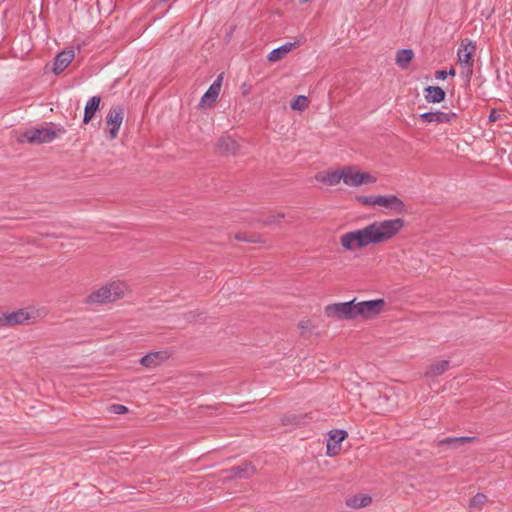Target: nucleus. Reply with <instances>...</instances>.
I'll use <instances>...</instances> for the list:
<instances>
[{
  "label": "nucleus",
  "mask_w": 512,
  "mask_h": 512,
  "mask_svg": "<svg viewBox=\"0 0 512 512\" xmlns=\"http://www.w3.org/2000/svg\"><path fill=\"white\" fill-rule=\"evenodd\" d=\"M404 227L401 218L375 221L361 229L344 233L340 236L341 246L354 251L371 244H381L393 239Z\"/></svg>",
  "instance_id": "f257e3e1"
},
{
  "label": "nucleus",
  "mask_w": 512,
  "mask_h": 512,
  "mask_svg": "<svg viewBox=\"0 0 512 512\" xmlns=\"http://www.w3.org/2000/svg\"><path fill=\"white\" fill-rule=\"evenodd\" d=\"M127 291V286L122 281H111L97 290L90 293L86 299V304H107L110 302H114L120 298H122Z\"/></svg>",
  "instance_id": "f03ea898"
},
{
  "label": "nucleus",
  "mask_w": 512,
  "mask_h": 512,
  "mask_svg": "<svg viewBox=\"0 0 512 512\" xmlns=\"http://www.w3.org/2000/svg\"><path fill=\"white\" fill-rule=\"evenodd\" d=\"M357 200L364 205L379 206L389 212L401 213L405 210V204L395 194L386 195H357Z\"/></svg>",
  "instance_id": "7ed1b4c3"
},
{
  "label": "nucleus",
  "mask_w": 512,
  "mask_h": 512,
  "mask_svg": "<svg viewBox=\"0 0 512 512\" xmlns=\"http://www.w3.org/2000/svg\"><path fill=\"white\" fill-rule=\"evenodd\" d=\"M343 183L349 187L370 186L377 181V177L370 173L359 170L355 166L342 167Z\"/></svg>",
  "instance_id": "20e7f679"
},
{
  "label": "nucleus",
  "mask_w": 512,
  "mask_h": 512,
  "mask_svg": "<svg viewBox=\"0 0 512 512\" xmlns=\"http://www.w3.org/2000/svg\"><path fill=\"white\" fill-rule=\"evenodd\" d=\"M324 314L327 318L334 320H353L355 319L354 299L348 302L329 304L324 308Z\"/></svg>",
  "instance_id": "39448f33"
},
{
  "label": "nucleus",
  "mask_w": 512,
  "mask_h": 512,
  "mask_svg": "<svg viewBox=\"0 0 512 512\" xmlns=\"http://www.w3.org/2000/svg\"><path fill=\"white\" fill-rule=\"evenodd\" d=\"M384 307V299H375L360 302H357L356 299H354L355 319L359 317L364 319H371L382 313Z\"/></svg>",
  "instance_id": "423d86ee"
},
{
  "label": "nucleus",
  "mask_w": 512,
  "mask_h": 512,
  "mask_svg": "<svg viewBox=\"0 0 512 512\" xmlns=\"http://www.w3.org/2000/svg\"><path fill=\"white\" fill-rule=\"evenodd\" d=\"M56 132L51 128L41 127L26 130L19 138L20 143L42 144L53 141Z\"/></svg>",
  "instance_id": "0eeeda50"
},
{
  "label": "nucleus",
  "mask_w": 512,
  "mask_h": 512,
  "mask_svg": "<svg viewBox=\"0 0 512 512\" xmlns=\"http://www.w3.org/2000/svg\"><path fill=\"white\" fill-rule=\"evenodd\" d=\"M122 122L123 108L120 106L112 107L106 117L107 137L110 140H113L118 136Z\"/></svg>",
  "instance_id": "6e6552de"
},
{
  "label": "nucleus",
  "mask_w": 512,
  "mask_h": 512,
  "mask_svg": "<svg viewBox=\"0 0 512 512\" xmlns=\"http://www.w3.org/2000/svg\"><path fill=\"white\" fill-rule=\"evenodd\" d=\"M475 45L471 41H462L457 52L460 65L466 70V75L472 73L473 53Z\"/></svg>",
  "instance_id": "1a4fd4ad"
},
{
  "label": "nucleus",
  "mask_w": 512,
  "mask_h": 512,
  "mask_svg": "<svg viewBox=\"0 0 512 512\" xmlns=\"http://www.w3.org/2000/svg\"><path fill=\"white\" fill-rule=\"evenodd\" d=\"M456 118V113L440 110L425 112L419 115V119L425 123H451Z\"/></svg>",
  "instance_id": "9d476101"
},
{
  "label": "nucleus",
  "mask_w": 512,
  "mask_h": 512,
  "mask_svg": "<svg viewBox=\"0 0 512 512\" xmlns=\"http://www.w3.org/2000/svg\"><path fill=\"white\" fill-rule=\"evenodd\" d=\"M223 81V75H219L217 79L211 84L206 93L200 100L202 107H210L218 98Z\"/></svg>",
  "instance_id": "9b49d317"
},
{
  "label": "nucleus",
  "mask_w": 512,
  "mask_h": 512,
  "mask_svg": "<svg viewBox=\"0 0 512 512\" xmlns=\"http://www.w3.org/2000/svg\"><path fill=\"white\" fill-rule=\"evenodd\" d=\"M315 179L323 184L336 186L341 181H343L342 168L336 170L320 171L316 174Z\"/></svg>",
  "instance_id": "f8f14e48"
},
{
  "label": "nucleus",
  "mask_w": 512,
  "mask_h": 512,
  "mask_svg": "<svg viewBox=\"0 0 512 512\" xmlns=\"http://www.w3.org/2000/svg\"><path fill=\"white\" fill-rule=\"evenodd\" d=\"M345 430H334L330 433V438L327 442V455L335 456L340 450L341 442L347 437Z\"/></svg>",
  "instance_id": "ddd939ff"
},
{
  "label": "nucleus",
  "mask_w": 512,
  "mask_h": 512,
  "mask_svg": "<svg viewBox=\"0 0 512 512\" xmlns=\"http://www.w3.org/2000/svg\"><path fill=\"white\" fill-rule=\"evenodd\" d=\"M255 469L249 463H243L239 466L232 467L229 470L224 471L225 475L223 478L232 479V478H247L254 474Z\"/></svg>",
  "instance_id": "4468645a"
},
{
  "label": "nucleus",
  "mask_w": 512,
  "mask_h": 512,
  "mask_svg": "<svg viewBox=\"0 0 512 512\" xmlns=\"http://www.w3.org/2000/svg\"><path fill=\"white\" fill-rule=\"evenodd\" d=\"M74 56L75 54L73 50H64L60 52L55 58L53 67L54 73L59 74L64 71L73 61Z\"/></svg>",
  "instance_id": "2eb2a0df"
},
{
  "label": "nucleus",
  "mask_w": 512,
  "mask_h": 512,
  "mask_svg": "<svg viewBox=\"0 0 512 512\" xmlns=\"http://www.w3.org/2000/svg\"><path fill=\"white\" fill-rule=\"evenodd\" d=\"M169 357L167 352H152L140 359V363L147 368H156Z\"/></svg>",
  "instance_id": "dca6fc26"
},
{
  "label": "nucleus",
  "mask_w": 512,
  "mask_h": 512,
  "mask_svg": "<svg viewBox=\"0 0 512 512\" xmlns=\"http://www.w3.org/2000/svg\"><path fill=\"white\" fill-rule=\"evenodd\" d=\"M33 315L26 309H19L5 315V322L8 325L24 324L31 320Z\"/></svg>",
  "instance_id": "f3484780"
},
{
  "label": "nucleus",
  "mask_w": 512,
  "mask_h": 512,
  "mask_svg": "<svg viewBox=\"0 0 512 512\" xmlns=\"http://www.w3.org/2000/svg\"><path fill=\"white\" fill-rule=\"evenodd\" d=\"M218 148L224 154L235 155L239 149V144L230 135H223L218 140Z\"/></svg>",
  "instance_id": "a211bd4d"
},
{
  "label": "nucleus",
  "mask_w": 512,
  "mask_h": 512,
  "mask_svg": "<svg viewBox=\"0 0 512 512\" xmlns=\"http://www.w3.org/2000/svg\"><path fill=\"white\" fill-rule=\"evenodd\" d=\"M449 365H450V361L449 360H438V361H435V362L431 363L426 368L424 376L426 378L438 377V376L444 374L448 370Z\"/></svg>",
  "instance_id": "6ab92c4d"
},
{
  "label": "nucleus",
  "mask_w": 512,
  "mask_h": 512,
  "mask_svg": "<svg viewBox=\"0 0 512 512\" xmlns=\"http://www.w3.org/2000/svg\"><path fill=\"white\" fill-rule=\"evenodd\" d=\"M295 42H287L275 49H273L267 56V60L271 63L277 62L284 58L294 47Z\"/></svg>",
  "instance_id": "aec40b11"
},
{
  "label": "nucleus",
  "mask_w": 512,
  "mask_h": 512,
  "mask_svg": "<svg viewBox=\"0 0 512 512\" xmlns=\"http://www.w3.org/2000/svg\"><path fill=\"white\" fill-rule=\"evenodd\" d=\"M424 97L428 103H440L445 99L446 93L439 86H428L424 89Z\"/></svg>",
  "instance_id": "412c9836"
},
{
  "label": "nucleus",
  "mask_w": 512,
  "mask_h": 512,
  "mask_svg": "<svg viewBox=\"0 0 512 512\" xmlns=\"http://www.w3.org/2000/svg\"><path fill=\"white\" fill-rule=\"evenodd\" d=\"M100 102H101V98L99 96H93L87 101V103L85 105L84 117H83V122L85 124L89 123L92 120L95 113L99 109Z\"/></svg>",
  "instance_id": "4be33fe9"
},
{
  "label": "nucleus",
  "mask_w": 512,
  "mask_h": 512,
  "mask_svg": "<svg viewBox=\"0 0 512 512\" xmlns=\"http://www.w3.org/2000/svg\"><path fill=\"white\" fill-rule=\"evenodd\" d=\"M476 437L463 436V437H447L438 441V446H450L457 448L467 443L475 441Z\"/></svg>",
  "instance_id": "5701e85b"
},
{
  "label": "nucleus",
  "mask_w": 512,
  "mask_h": 512,
  "mask_svg": "<svg viewBox=\"0 0 512 512\" xmlns=\"http://www.w3.org/2000/svg\"><path fill=\"white\" fill-rule=\"evenodd\" d=\"M372 502V498L368 495H353L346 499V505L350 508L359 509L367 507Z\"/></svg>",
  "instance_id": "b1692460"
},
{
  "label": "nucleus",
  "mask_w": 512,
  "mask_h": 512,
  "mask_svg": "<svg viewBox=\"0 0 512 512\" xmlns=\"http://www.w3.org/2000/svg\"><path fill=\"white\" fill-rule=\"evenodd\" d=\"M414 53L411 49H401L396 53V64L402 68L406 69L413 59Z\"/></svg>",
  "instance_id": "393cba45"
},
{
  "label": "nucleus",
  "mask_w": 512,
  "mask_h": 512,
  "mask_svg": "<svg viewBox=\"0 0 512 512\" xmlns=\"http://www.w3.org/2000/svg\"><path fill=\"white\" fill-rule=\"evenodd\" d=\"M488 498L483 493H477L472 497L469 503V509L472 512H480L487 503Z\"/></svg>",
  "instance_id": "a878e982"
},
{
  "label": "nucleus",
  "mask_w": 512,
  "mask_h": 512,
  "mask_svg": "<svg viewBox=\"0 0 512 512\" xmlns=\"http://www.w3.org/2000/svg\"><path fill=\"white\" fill-rule=\"evenodd\" d=\"M307 106H308V99L304 95H299V96L295 97L290 103L291 109L295 110V111H303L307 108Z\"/></svg>",
  "instance_id": "bb28decb"
},
{
  "label": "nucleus",
  "mask_w": 512,
  "mask_h": 512,
  "mask_svg": "<svg viewBox=\"0 0 512 512\" xmlns=\"http://www.w3.org/2000/svg\"><path fill=\"white\" fill-rule=\"evenodd\" d=\"M109 411L113 414H125L128 412V408L122 404H112Z\"/></svg>",
  "instance_id": "cd10ccee"
},
{
  "label": "nucleus",
  "mask_w": 512,
  "mask_h": 512,
  "mask_svg": "<svg viewBox=\"0 0 512 512\" xmlns=\"http://www.w3.org/2000/svg\"><path fill=\"white\" fill-rule=\"evenodd\" d=\"M500 116H501V115H500V113H499L498 111H496V110H492V111L490 112V114H489L488 119H489V121H490V122H495V121H497V120H499V119H500Z\"/></svg>",
  "instance_id": "c85d7f7f"
},
{
  "label": "nucleus",
  "mask_w": 512,
  "mask_h": 512,
  "mask_svg": "<svg viewBox=\"0 0 512 512\" xmlns=\"http://www.w3.org/2000/svg\"><path fill=\"white\" fill-rule=\"evenodd\" d=\"M436 79L438 80H445L447 77V71L445 70H439L435 74Z\"/></svg>",
  "instance_id": "c756f323"
},
{
  "label": "nucleus",
  "mask_w": 512,
  "mask_h": 512,
  "mask_svg": "<svg viewBox=\"0 0 512 512\" xmlns=\"http://www.w3.org/2000/svg\"><path fill=\"white\" fill-rule=\"evenodd\" d=\"M235 239L240 240V241H247V242H253L254 241V240H252L250 238L245 237L242 234H236L235 235Z\"/></svg>",
  "instance_id": "7c9ffc66"
},
{
  "label": "nucleus",
  "mask_w": 512,
  "mask_h": 512,
  "mask_svg": "<svg viewBox=\"0 0 512 512\" xmlns=\"http://www.w3.org/2000/svg\"><path fill=\"white\" fill-rule=\"evenodd\" d=\"M299 327L302 329V330H305V329H309L310 328V321L307 320V321H301L299 323Z\"/></svg>",
  "instance_id": "2f4dec72"
},
{
  "label": "nucleus",
  "mask_w": 512,
  "mask_h": 512,
  "mask_svg": "<svg viewBox=\"0 0 512 512\" xmlns=\"http://www.w3.org/2000/svg\"><path fill=\"white\" fill-rule=\"evenodd\" d=\"M447 75H450V76H455L456 75V71L454 68H451L449 71H447Z\"/></svg>",
  "instance_id": "473e14b6"
},
{
  "label": "nucleus",
  "mask_w": 512,
  "mask_h": 512,
  "mask_svg": "<svg viewBox=\"0 0 512 512\" xmlns=\"http://www.w3.org/2000/svg\"><path fill=\"white\" fill-rule=\"evenodd\" d=\"M276 221H277V220H276V218L273 216V217H271L270 219H268V220L266 221V223H267V224H271V223H275Z\"/></svg>",
  "instance_id": "72a5a7b5"
},
{
  "label": "nucleus",
  "mask_w": 512,
  "mask_h": 512,
  "mask_svg": "<svg viewBox=\"0 0 512 512\" xmlns=\"http://www.w3.org/2000/svg\"><path fill=\"white\" fill-rule=\"evenodd\" d=\"M384 1L386 2L387 0H384Z\"/></svg>",
  "instance_id": "f704fd0d"
}]
</instances>
